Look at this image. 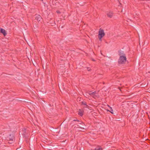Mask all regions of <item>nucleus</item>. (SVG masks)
<instances>
[{"label": "nucleus", "mask_w": 150, "mask_h": 150, "mask_svg": "<svg viewBox=\"0 0 150 150\" xmlns=\"http://www.w3.org/2000/svg\"><path fill=\"white\" fill-rule=\"evenodd\" d=\"M108 106L110 108V110H107V111H109V112H110L112 113V114H113V109H112V108L111 107H110V106L109 105H108Z\"/></svg>", "instance_id": "9"}, {"label": "nucleus", "mask_w": 150, "mask_h": 150, "mask_svg": "<svg viewBox=\"0 0 150 150\" xmlns=\"http://www.w3.org/2000/svg\"><path fill=\"white\" fill-rule=\"evenodd\" d=\"M74 121H78V122L79 121L78 120H74Z\"/></svg>", "instance_id": "12"}, {"label": "nucleus", "mask_w": 150, "mask_h": 150, "mask_svg": "<svg viewBox=\"0 0 150 150\" xmlns=\"http://www.w3.org/2000/svg\"><path fill=\"white\" fill-rule=\"evenodd\" d=\"M41 0L42 1H43V0Z\"/></svg>", "instance_id": "15"}, {"label": "nucleus", "mask_w": 150, "mask_h": 150, "mask_svg": "<svg viewBox=\"0 0 150 150\" xmlns=\"http://www.w3.org/2000/svg\"><path fill=\"white\" fill-rule=\"evenodd\" d=\"M127 58L125 54H123L122 55H120L118 60V63L119 64H125L126 62Z\"/></svg>", "instance_id": "1"}, {"label": "nucleus", "mask_w": 150, "mask_h": 150, "mask_svg": "<svg viewBox=\"0 0 150 150\" xmlns=\"http://www.w3.org/2000/svg\"><path fill=\"white\" fill-rule=\"evenodd\" d=\"M113 12L111 11H108L107 12L106 14L107 16L109 18H112L113 15Z\"/></svg>", "instance_id": "4"}, {"label": "nucleus", "mask_w": 150, "mask_h": 150, "mask_svg": "<svg viewBox=\"0 0 150 150\" xmlns=\"http://www.w3.org/2000/svg\"><path fill=\"white\" fill-rule=\"evenodd\" d=\"M103 149L100 146H98L94 150H103Z\"/></svg>", "instance_id": "8"}, {"label": "nucleus", "mask_w": 150, "mask_h": 150, "mask_svg": "<svg viewBox=\"0 0 150 150\" xmlns=\"http://www.w3.org/2000/svg\"><path fill=\"white\" fill-rule=\"evenodd\" d=\"M88 94L91 96L95 99L98 98L99 97L98 92H97L95 91L94 92H92L91 91H89Z\"/></svg>", "instance_id": "3"}, {"label": "nucleus", "mask_w": 150, "mask_h": 150, "mask_svg": "<svg viewBox=\"0 0 150 150\" xmlns=\"http://www.w3.org/2000/svg\"><path fill=\"white\" fill-rule=\"evenodd\" d=\"M92 60L93 61H95V60L94 59H93Z\"/></svg>", "instance_id": "14"}, {"label": "nucleus", "mask_w": 150, "mask_h": 150, "mask_svg": "<svg viewBox=\"0 0 150 150\" xmlns=\"http://www.w3.org/2000/svg\"><path fill=\"white\" fill-rule=\"evenodd\" d=\"M83 111L81 109H79L78 111V114L81 116H82L83 115Z\"/></svg>", "instance_id": "5"}, {"label": "nucleus", "mask_w": 150, "mask_h": 150, "mask_svg": "<svg viewBox=\"0 0 150 150\" xmlns=\"http://www.w3.org/2000/svg\"><path fill=\"white\" fill-rule=\"evenodd\" d=\"M1 28H0V33H1Z\"/></svg>", "instance_id": "13"}, {"label": "nucleus", "mask_w": 150, "mask_h": 150, "mask_svg": "<svg viewBox=\"0 0 150 150\" xmlns=\"http://www.w3.org/2000/svg\"><path fill=\"white\" fill-rule=\"evenodd\" d=\"M105 34L104 31L102 28H100L98 34V38L100 41H102V38L105 35Z\"/></svg>", "instance_id": "2"}, {"label": "nucleus", "mask_w": 150, "mask_h": 150, "mask_svg": "<svg viewBox=\"0 0 150 150\" xmlns=\"http://www.w3.org/2000/svg\"><path fill=\"white\" fill-rule=\"evenodd\" d=\"M41 19V17L40 15H38L35 17V19L38 22L40 21Z\"/></svg>", "instance_id": "7"}, {"label": "nucleus", "mask_w": 150, "mask_h": 150, "mask_svg": "<svg viewBox=\"0 0 150 150\" xmlns=\"http://www.w3.org/2000/svg\"><path fill=\"white\" fill-rule=\"evenodd\" d=\"M56 12L57 13H60V12L58 10V11H56Z\"/></svg>", "instance_id": "11"}, {"label": "nucleus", "mask_w": 150, "mask_h": 150, "mask_svg": "<svg viewBox=\"0 0 150 150\" xmlns=\"http://www.w3.org/2000/svg\"><path fill=\"white\" fill-rule=\"evenodd\" d=\"M1 33H2L4 36H6L7 34L6 30L2 28H1Z\"/></svg>", "instance_id": "6"}, {"label": "nucleus", "mask_w": 150, "mask_h": 150, "mask_svg": "<svg viewBox=\"0 0 150 150\" xmlns=\"http://www.w3.org/2000/svg\"><path fill=\"white\" fill-rule=\"evenodd\" d=\"M82 104L84 105H86V107L88 106V105H87L86 103V102H82Z\"/></svg>", "instance_id": "10"}]
</instances>
